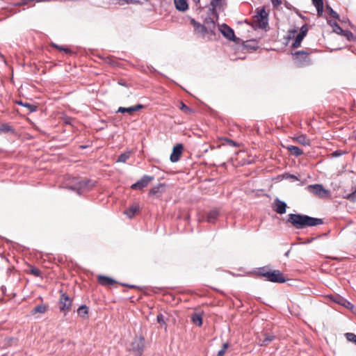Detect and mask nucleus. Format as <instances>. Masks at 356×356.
Segmentation results:
<instances>
[{
  "instance_id": "4c0bfd02",
  "label": "nucleus",
  "mask_w": 356,
  "mask_h": 356,
  "mask_svg": "<svg viewBox=\"0 0 356 356\" xmlns=\"http://www.w3.org/2000/svg\"><path fill=\"white\" fill-rule=\"evenodd\" d=\"M156 320L158 323L160 325H165V321L164 319V316L162 314H159L156 316Z\"/></svg>"
},
{
  "instance_id": "9d476101",
  "label": "nucleus",
  "mask_w": 356,
  "mask_h": 356,
  "mask_svg": "<svg viewBox=\"0 0 356 356\" xmlns=\"http://www.w3.org/2000/svg\"><path fill=\"white\" fill-rule=\"evenodd\" d=\"M154 176L149 175H143L140 179L131 185V188L133 190H141L143 188L146 187L150 181L154 180Z\"/></svg>"
},
{
  "instance_id": "bb28decb",
  "label": "nucleus",
  "mask_w": 356,
  "mask_h": 356,
  "mask_svg": "<svg viewBox=\"0 0 356 356\" xmlns=\"http://www.w3.org/2000/svg\"><path fill=\"white\" fill-rule=\"evenodd\" d=\"M47 311V306L44 304L39 305L35 307L31 312L32 315H35L37 313L44 314Z\"/></svg>"
},
{
  "instance_id": "0eeeda50",
  "label": "nucleus",
  "mask_w": 356,
  "mask_h": 356,
  "mask_svg": "<svg viewBox=\"0 0 356 356\" xmlns=\"http://www.w3.org/2000/svg\"><path fill=\"white\" fill-rule=\"evenodd\" d=\"M330 24L332 26L333 31L335 33L344 36L348 41L351 42L356 40V37L350 31L343 30L336 22L333 23L330 22Z\"/></svg>"
},
{
  "instance_id": "49530a36",
  "label": "nucleus",
  "mask_w": 356,
  "mask_h": 356,
  "mask_svg": "<svg viewBox=\"0 0 356 356\" xmlns=\"http://www.w3.org/2000/svg\"><path fill=\"white\" fill-rule=\"evenodd\" d=\"M312 3L314 6H318L323 5V0H312Z\"/></svg>"
},
{
  "instance_id": "ddd939ff",
  "label": "nucleus",
  "mask_w": 356,
  "mask_h": 356,
  "mask_svg": "<svg viewBox=\"0 0 356 356\" xmlns=\"http://www.w3.org/2000/svg\"><path fill=\"white\" fill-rule=\"evenodd\" d=\"M183 149L184 146L182 144L179 143L175 145L173 147L172 152L170 157V161L172 163L177 162L181 156Z\"/></svg>"
},
{
  "instance_id": "b1692460",
  "label": "nucleus",
  "mask_w": 356,
  "mask_h": 356,
  "mask_svg": "<svg viewBox=\"0 0 356 356\" xmlns=\"http://www.w3.org/2000/svg\"><path fill=\"white\" fill-rule=\"evenodd\" d=\"M286 148L291 152V154L295 156H299L303 154V151L298 147L289 145Z\"/></svg>"
},
{
  "instance_id": "5fc2aeb1",
  "label": "nucleus",
  "mask_w": 356,
  "mask_h": 356,
  "mask_svg": "<svg viewBox=\"0 0 356 356\" xmlns=\"http://www.w3.org/2000/svg\"><path fill=\"white\" fill-rule=\"evenodd\" d=\"M51 46H52V47H54V48H56V49H57L60 50V48H63V47H62V46H59V45H58V44H54V43H52V44H51Z\"/></svg>"
},
{
  "instance_id": "4468645a",
  "label": "nucleus",
  "mask_w": 356,
  "mask_h": 356,
  "mask_svg": "<svg viewBox=\"0 0 356 356\" xmlns=\"http://www.w3.org/2000/svg\"><path fill=\"white\" fill-rule=\"evenodd\" d=\"M191 23L193 26L195 31L200 33L203 37L210 31L209 29L206 25L201 24L194 19L191 20Z\"/></svg>"
},
{
  "instance_id": "c9c22d12",
  "label": "nucleus",
  "mask_w": 356,
  "mask_h": 356,
  "mask_svg": "<svg viewBox=\"0 0 356 356\" xmlns=\"http://www.w3.org/2000/svg\"><path fill=\"white\" fill-rule=\"evenodd\" d=\"M326 9L328 10L330 15L334 19H339V15L334 11L330 6H326Z\"/></svg>"
},
{
  "instance_id": "e433bc0d",
  "label": "nucleus",
  "mask_w": 356,
  "mask_h": 356,
  "mask_svg": "<svg viewBox=\"0 0 356 356\" xmlns=\"http://www.w3.org/2000/svg\"><path fill=\"white\" fill-rule=\"evenodd\" d=\"M229 346V344L227 343H225L222 345V348L218 352L217 356H223Z\"/></svg>"
},
{
  "instance_id": "de8ad7c7",
  "label": "nucleus",
  "mask_w": 356,
  "mask_h": 356,
  "mask_svg": "<svg viewBox=\"0 0 356 356\" xmlns=\"http://www.w3.org/2000/svg\"><path fill=\"white\" fill-rule=\"evenodd\" d=\"M347 198L350 201H355L356 200V191L349 194Z\"/></svg>"
},
{
  "instance_id": "6ab92c4d",
  "label": "nucleus",
  "mask_w": 356,
  "mask_h": 356,
  "mask_svg": "<svg viewBox=\"0 0 356 356\" xmlns=\"http://www.w3.org/2000/svg\"><path fill=\"white\" fill-rule=\"evenodd\" d=\"M97 281L99 284L104 286H111L117 283V282L113 278L105 275H99L97 277Z\"/></svg>"
},
{
  "instance_id": "72a5a7b5",
  "label": "nucleus",
  "mask_w": 356,
  "mask_h": 356,
  "mask_svg": "<svg viewBox=\"0 0 356 356\" xmlns=\"http://www.w3.org/2000/svg\"><path fill=\"white\" fill-rule=\"evenodd\" d=\"M29 273L35 277H42L41 271L38 268H37L33 266H30Z\"/></svg>"
},
{
  "instance_id": "37998d69",
  "label": "nucleus",
  "mask_w": 356,
  "mask_h": 356,
  "mask_svg": "<svg viewBox=\"0 0 356 356\" xmlns=\"http://www.w3.org/2000/svg\"><path fill=\"white\" fill-rule=\"evenodd\" d=\"M284 177H285L286 179H291L293 180H299V179L296 175L289 173H286L284 175Z\"/></svg>"
},
{
  "instance_id": "864d4df0",
  "label": "nucleus",
  "mask_w": 356,
  "mask_h": 356,
  "mask_svg": "<svg viewBox=\"0 0 356 356\" xmlns=\"http://www.w3.org/2000/svg\"><path fill=\"white\" fill-rule=\"evenodd\" d=\"M122 286H127L130 289H136L138 288L137 286L136 285H133V284H121Z\"/></svg>"
},
{
  "instance_id": "f03ea898",
  "label": "nucleus",
  "mask_w": 356,
  "mask_h": 356,
  "mask_svg": "<svg viewBox=\"0 0 356 356\" xmlns=\"http://www.w3.org/2000/svg\"><path fill=\"white\" fill-rule=\"evenodd\" d=\"M257 274L266 277L267 281L271 282L284 283L286 281L281 271L278 270H269L268 266L259 268Z\"/></svg>"
},
{
  "instance_id": "393cba45",
  "label": "nucleus",
  "mask_w": 356,
  "mask_h": 356,
  "mask_svg": "<svg viewBox=\"0 0 356 356\" xmlns=\"http://www.w3.org/2000/svg\"><path fill=\"white\" fill-rule=\"evenodd\" d=\"M306 35L299 33L295 38L294 42L292 43L291 47L296 49L300 47L301 42Z\"/></svg>"
},
{
  "instance_id": "a19ab883",
  "label": "nucleus",
  "mask_w": 356,
  "mask_h": 356,
  "mask_svg": "<svg viewBox=\"0 0 356 356\" xmlns=\"http://www.w3.org/2000/svg\"><path fill=\"white\" fill-rule=\"evenodd\" d=\"M344 154H345V152H343V150L337 149V150L333 152L332 154L333 157H338V156L343 155Z\"/></svg>"
},
{
  "instance_id": "f704fd0d",
  "label": "nucleus",
  "mask_w": 356,
  "mask_h": 356,
  "mask_svg": "<svg viewBox=\"0 0 356 356\" xmlns=\"http://www.w3.org/2000/svg\"><path fill=\"white\" fill-rule=\"evenodd\" d=\"M346 339L356 345V334L352 332H347L345 334Z\"/></svg>"
},
{
  "instance_id": "79ce46f5",
  "label": "nucleus",
  "mask_w": 356,
  "mask_h": 356,
  "mask_svg": "<svg viewBox=\"0 0 356 356\" xmlns=\"http://www.w3.org/2000/svg\"><path fill=\"white\" fill-rule=\"evenodd\" d=\"M10 130H11L10 127L6 124H2V126L0 127V133L1 131H9Z\"/></svg>"
},
{
  "instance_id": "f3484780",
  "label": "nucleus",
  "mask_w": 356,
  "mask_h": 356,
  "mask_svg": "<svg viewBox=\"0 0 356 356\" xmlns=\"http://www.w3.org/2000/svg\"><path fill=\"white\" fill-rule=\"evenodd\" d=\"M145 107L144 105L138 104L134 106L130 107H119L118 109V113H128L129 114L131 115L134 112L140 111V109L143 108Z\"/></svg>"
},
{
  "instance_id": "39448f33",
  "label": "nucleus",
  "mask_w": 356,
  "mask_h": 356,
  "mask_svg": "<svg viewBox=\"0 0 356 356\" xmlns=\"http://www.w3.org/2000/svg\"><path fill=\"white\" fill-rule=\"evenodd\" d=\"M72 302V299L66 293H62L58 302L60 311L66 314V312L71 310Z\"/></svg>"
},
{
  "instance_id": "a878e982",
  "label": "nucleus",
  "mask_w": 356,
  "mask_h": 356,
  "mask_svg": "<svg viewBox=\"0 0 356 356\" xmlns=\"http://www.w3.org/2000/svg\"><path fill=\"white\" fill-rule=\"evenodd\" d=\"M191 321L195 325L199 327L202 325V316L200 314L193 313L191 315Z\"/></svg>"
},
{
  "instance_id": "cd10ccee",
  "label": "nucleus",
  "mask_w": 356,
  "mask_h": 356,
  "mask_svg": "<svg viewBox=\"0 0 356 356\" xmlns=\"http://www.w3.org/2000/svg\"><path fill=\"white\" fill-rule=\"evenodd\" d=\"M88 311L89 308L86 305H83L79 307L77 313L81 318H85L88 314Z\"/></svg>"
},
{
  "instance_id": "c03bdc74",
  "label": "nucleus",
  "mask_w": 356,
  "mask_h": 356,
  "mask_svg": "<svg viewBox=\"0 0 356 356\" xmlns=\"http://www.w3.org/2000/svg\"><path fill=\"white\" fill-rule=\"evenodd\" d=\"M225 140L230 146H233V147H238V146L237 143H236L235 141H234V140H232L231 139L226 138Z\"/></svg>"
},
{
  "instance_id": "603ef678",
  "label": "nucleus",
  "mask_w": 356,
  "mask_h": 356,
  "mask_svg": "<svg viewBox=\"0 0 356 356\" xmlns=\"http://www.w3.org/2000/svg\"><path fill=\"white\" fill-rule=\"evenodd\" d=\"M60 51H65L66 54H72V51L67 48V47H64L63 48H60Z\"/></svg>"
},
{
  "instance_id": "423d86ee",
  "label": "nucleus",
  "mask_w": 356,
  "mask_h": 356,
  "mask_svg": "<svg viewBox=\"0 0 356 356\" xmlns=\"http://www.w3.org/2000/svg\"><path fill=\"white\" fill-rule=\"evenodd\" d=\"M275 336L273 333L263 331L259 334L257 337V343L260 346H267L275 339Z\"/></svg>"
},
{
  "instance_id": "f8f14e48",
  "label": "nucleus",
  "mask_w": 356,
  "mask_h": 356,
  "mask_svg": "<svg viewBox=\"0 0 356 356\" xmlns=\"http://www.w3.org/2000/svg\"><path fill=\"white\" fill-rule=\"evenodd\" d=\"M94 184L89 179H83L80 181L77 186L72 188L73 190H76L79 194H81L84 191L92 189Z\"/></svg>"
},
{
  "instance_id": "aec40b11",
  "label": "nucleus",
  "mask_w": 356,
  "mask_h": 356,
  "mask_svg": "<svg viewBox=\"0 0 356 356\" xmlns=\"http://www.w3.org/2000/svg\"><path fill=\"white\" fill-rule=\"evenodd\" d=\"M219 210L217 209H213L209 211L206 216V220L209 223H215L219 216Z\"/></svg>"
},
{
  "instance_id": "473e14b6",
  "label": "nucleus",
  "mask_w": 356,
  "mask_h": 356,
  "mask_svg": "<svg viewBox=\"0 0 356 356\" xmlns=\"http://www.w3.org/2000/svg\"><path fill=\"white\" fill-rule=\"evenodd\" d=\"M129 156L130 154L129 152L122 153L118 156L117 162L125 163Z\"/></svg>"
},
{
  "instance_id": "20e7f679",
  "label": "nucleus",
  "mask_w": 356,
  "mask_h": 356,
  "mask_svg": "<svg viewBox=\"0 0 356 356\" xmlns=\"http://www.w3.org/2000/svg\"><path fill=\"white\" fill-rule=\"evenodd\" d=\"M296 63L300 66L309 65L311 60L309 58V52L307 51H296L292 54Z\"/></svg>"
},
{
  "instance_id": "c756f323",
  "label": "nucleus",
  "mask_w": 356,
  "mask_h": 356,
  "mask_svg": "<svg viewBox=\"0 0 356 356\" xmlns=\"http://www.w3.org/2000/svg\"><path fill=\"white\" fill-rule=\"evenodd\" d=\"M204 25H206L210 30L211 32H212L213 29H215V22L211 17H207L204 20Z\"/></svg>"
},
{
  "instance_id": "f257e3e1",
  "label": "nucleus",
  "mask_w": 356,
  "mask_h": 356,
  "mask_svg": "<svg viewBox=\"0 0 356 356\" xmlns=\"http://www.w3.org/2000/svg\"><path fill=\"white\" fill-rule=\"evenodd\" d=\"M287 222L297 229H302L322 225L323 220L300 213H290L288 215Z\"/></svg>"
},
{
  "instance_id": "4be33fe9",
  "label": "nucleus",
  "mask_w": 356,
  "mask_h": 356,
  "mask_svg": "<svg viewBox=\"0 0 356 356\" xmlns=\"http://www.w3.org/2000/svg\"><path fill=\"white\" fill-rule=\"evenodd\" d=\"M174 3L176 9L179 11L184 12L188 8L187 0H174Z\"/></svg>"
},
{
  "instance_id": "2eb2a0df",
  "label": "nucleus",
  "mask_w": 356,
  "mask_h": 356,
  "mask_svg": "<svg viewBox=\"0 0 356 356\" xmlns=\"http://www.w3.org/2000/svg\"><path fill=\"white\" fill-rule=\"evenodd\" d=\"M287 205L286 202L279 200L278 198L275 200L273 205V209L274 211L279 214H284L286 213Z\"/></svg>"
},
{
  "instance_id": "a211bd4d",
  "label": "nucleus",
  "mask_w": 356,
  "mask_h": 356,
  "mask_svg": "<svg viewBox=\"0 0 356 356\" xmlns=\"http://www.w3.org/2000/svg\"><path fill=\"white\" fill-rule=\"evenodd\" d=\"M140 208L138 203H134L124 211L129 218H132L139 211Z\"/></svg>"
},
{
  "instance_id": "8fccbe9b",
  "label": "nucleus",
  "mask_w": 356,
  "mask_h": 356,
  "mask_svg": "<svg viewBox=\"0 0 356 356\" xmlns=\"http://www.w3.org/2000/svg\"><path fill=\"white\" fill-rule=\"evenodd\" d=\"M221 0H211L210 2V6H217Z\"/></svg>"
},
{
  "instance_id": "ea45409f",
  "label": "nucleus",
  "mask_w": 356,
  "mask_h": 356,
  "mask_svg": "<svg viewBox=\"0 0 356 356\" xmlns=\"http://www.w3.org/2000/svg\"><path fill=\"white\" fill-rule=\"evenodd\" d=\"M307 32H308V26L307 24H305L303 26H302V27L300 28V33L305 35H307Z\"/></svg>"
},
{
  "instance_id": "a18cd8bd",
  "label": "nucleus",
  "mask_w": 356,
  "mask_h": 356,
  "mask_svg": "<svg viewBox=\"0 0 356 356\" xmlns=\"http://www.w3.org/2000/svg\"><path fill=\"white\" fill-rule=\"evenodd\" d=\"M315 8H316L318 15V16H321L323 15V6H319V7L318 6H315Z\"/></svg>"
},
{
  "instance_id": "1a4fd4ad",
  "label": "nucleus",
  "mask_w": 356,
  "mask_h": 356,
  "mask_svg": "<svg viewBox=\"0 0 356 356\" xmlns=\"http://www.w3.org/2000/svg\"><path fill=\"white\" fill-rule=\"evenodd\" d=\"M220 31L221 33L222 34V35L225 38H226L227 40L235 42H239L240 38L236 37L234 30L230 26H229L227 24H223L221 26Z\"/></svg>"
},
{
  "instance_id": "dca6fc26",
  "label": "nucleus",
  "mask_w": 356,
  "mask_h": 356,
  "mask_svg": "<svg viewBox=\"0 0 356 356\" xmlns=\"http://www.w3.org/2000/svg\"><path fill=\"white\" fill-rule=\"evenodd\" d=\"M165 186L164 184H159L156 186L152 188L148 193L149 196H153L156 197H160V195L165 192Z\"/></svg>"
},
{
  "instance_id": "412c9836",
  "label": "nucleus",
  "mask_w": 356,
  "mask_h": 356,
  "mask_svg": "<svg viewBox=\"0 0 356 356\" xmlns=\"http://www.w3.org/2000/svg\"><path fill=\"white\" fill-rule=\"evenodd\" d=\"M334 301L350 310H353L354 309V305L341 296L336 297Z\"/></svg>"
},
{
  "instance_id": "13d9d810",
  "label": "nucleus",
  "mask_w": 356,
  "mask_h": 356,
  "mask_svg": "<svg viewBox=\"0 0 356 356\" xmlns=\"http://www.w3.org/2000/svg\"><path fill=\"white\" fill-rule=\"evenodd\" d=\"M289 252H290V250H288V251L285 253V256H286V257H287V256L289 255Z\"/></svg>"
},
{
  "instance_id": "2f4dec72",
  "label": "nucleus",
  "mask_w": 356,
  "mask_h": 356,
  "mask_svg": "<svg viewBox=\"0 0 356 356\" xmlns=\"http://www.w3.org/2000/svg\"><path fill=\"white\" fill-rule=\"evenodd\" d=\"M297 32H298V28H293V29H289L287 32V35L286 37V39L288 41L291 39H293L295 38V35Z\"/></svg>"
},
{
  "instance_id": "5701e85b",
  "label": "nucleus",
  "mask_w": 356,
  "mask_h": 356,
  "mask_svg": "<svg viewBox=\"0 0 356 356\" xmlns=\"http://www.w3.org/2000/svg\"><path fill=\"white\" fill-rule=\"evenodd\" d=\"M15 103L18 105H20V106H22L26 108L29 111V113H33L38 110L37 106H35L34 104H31L28 102H24L21 100H19V101H16Z\"/></svg>"
},
{
  "instance_id": "7c9ffc66",
  "label": "nucleus",
  "mask_w": 356,
  "mask_h": 356,
  "mask_svg": "<svg viewBox=\"0 0 356 356\" xmlns=\"http://www.w3.org/2000/svg\"><path fill=\"white\" fill-rule=\"evenodd\" d=\"M179 108L185 114H190L193 112V110L186 106L183 102H180Z\"/></svg>"
},
{
  "instance_id": "c85d7f7f",
  "label": "nucleus",
  "mask_w": 356,
  "mask_h": 356,
  "mask_svg": "<svg viewBox=\"0 0 356 356\" xmlns=\"http://www.w3.org/2000/svg\"><path fill=\"white\" fill-rule=\"evenodd\" d=\"M296 140L299 143H300L305 146L310 145V140L305 135H300V136H298L296 138Z\"/></svg>"
},
{
  "instance_id": "3c124183",
  "label": "nucleus",
  "mask_w": 356,
  "mask_h": 356,
  "mask_svg": "<svg viewBox=\"0 0 356 356\" xmlns=\"http://www.w3.org/2000/svg\"><path fill=\"white\" fill-rule=\"evenodd\" d=\"M118 84L120 86H124V87H128V85H127L126 81H124V79H120L118 81Z\"/></svg>"
},
{
  "instance_id": "7ed1b4c3",
  "label": "nucleus",
  "mask_w": 356,
  "mask_h": 356,
  "mask_svg": "<svg viewBox=\"0 0 356 356\" xmlns=\"http://www.w3.org/2000/svg\"><path fill=\"white\" fill-rule=\"evenodd\" d=\"M268 14L265 8L257 9V15L254 17L252 27L254 29H265L268 25Z\"/></svg>"
},
{
  "instance_id": "4d7b16f0",
  "label": "nucleus",
  "mask_w": 356,
  "mask_h": 356,
  "mask_svg": "<svg viewBox=\"0 0 356 356\" xmlns=\"http://www.w3.org/2000/svg\"><path fill=\"white\" fill-rule=\"evenodd\" d=\"M193 1L197 6L200 3V0H193Z\"/></svg>"
},
{
  "instance_id": "09e8293b",
  "label": "nucleus",
  "mask_w": 356,
  "mask_h": 356,
  "mask_svg": "<svg viewBox=\"0 0 356 356\" xmlns=\"http://www.w3.org/2000/svg\"><path fill=\"white\" fill-rule=\"evenodd\" d=\"M270 1L272 2V4L273 5V6H275V7H277L278 6L282 4L281 0H270Z\"/></svg>"
},
{
  "instance_id": "9b49d317",
  "label": "nucleus",
  "mask_w": 356,
  "mask_h": 356,
  "mask_svg": "<svg viewBox=\"0 0 356 356\" xmlns=\"http://www.w3.org/2000/svg\"><path fill=\"white\" fill-rule=\"evenodd\" d=\"M307 188L311 193H313L319 197H325L328 193V191L325 189L321 184L309 185Z\"/></svg>"
},
{
  "instance_id": "6e6d98bb",
  "label": "nucleus",
  "mask_w": 356,
  "mask_h": 356,
  "mask_svg": "<svg viewBox=\"0 0 356 356\" xmlns=\"http://www.w3.org/2000/svg\"><path fill=\"white\" fill-rule=\"evenodd\" d=\"M316 238H308L307 240V241L305 242V243H312V241H314Z\"/></svg>"
},
{
  "instance_id": "58836bf2",
  "label": "nucleus",
  "mask_w": 356,
  "mask_h": 356,
  "mask_svg": "<svg viewBox=\"0 0 356 356\" xmlns=\"http://www.w3.org/2000/svg\"><path fill=\"white\" fill-rule=\"evenodd\" d=\"M216 7L217 6H211L209 8V14H211L213 16H215V17H218V13H217V10H216Z\"/></svg>"
},
{
  "instance_id": "6e6552de",
  "label": "nucleus",
  "mask_w": 356,
  "mask_h": 356,
  "mask_svg": "<svg viewBox=\"0 0 356 356\" xmlns=\"http://www.w3.org/2000/svg\"><path fill=\"white\" fill-rule=\"evenodd\" d=\"M131 350L137 355L141 356L144 350V337H135L131 344Z\"/></svg>"
}]
</instances>
